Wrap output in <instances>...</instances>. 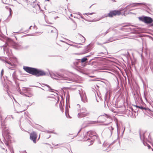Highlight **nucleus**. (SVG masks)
<instances>
[{
	"label": "nucleus",
	"instance_id": "72a5a7b5",
	"mask_svg": "<svg viewBox=\"0 0 153 153\" xmlns=\"http://www.w3.org/2000/svg\"><path fill=\"white\" fill-rule=\"evenodd\" d=\"M96 122L93 121H90L88 123L89 124H94Z\"/></svg>",
	"mask_w": 153,
	"mask_h": 153
},
{
	"label": "nucleus",
	"instance_id": "f8f14e48",
	"mask_svg": "<svg viewBox=\"0 0 153 153\" xmlns=\"http://www.w3.org/2000/svg\"><path fill=\"white\" fill-rule=\"evenodd\" d=\"M147 4L145 3H134L132 4L129 5V6L130 7H134L136 6H139L140 5H143L145 6H146ZM129 6H128L127 7Z\"/></svg>",
	"mask_w": 153,
	"mask_h": 153
},
{
	"label": "nucleus",
	"instance_id": "37998d69",
	"mask_svg": "<svg viewBox=\"0 0 153 153\" xmlns=\"http://www.w3.org/2000/svg\"><path fill=\"white\" fill-rule=\"evenodd\" d=\"M61 144H57L56 145H55V146H59V145H60Z\"/></svg>",
	"mask_w": 153,
	"mask_h": 153
},
{
	"label": "nucleus",
	"instance_id": "7c9ffc66",
	"mask_svg": "<svg viewBox=\"0 0 153 153\" xmlns=\"http://www.w3.org/2000/svg\"><path fill=\"white\" fill-rule=\"evenodd\" d=\"M9 11H10V15H9V16H11V14L12 13V11L10 8Z\"/></svg>",
	"mask_w": 153,
	"mask_h": 153
},
{
	"label": "nucleus",
	"instance_id": "4c0bfd02",
	"mask_svg": "<svg viewBox=\"0 0 153 153\" xmlns=\"http://www.w3.org/2000/svg\"><path fill=\"white\" fill-rule=\"evenodd\" d=\"M80 16L82 19L86 20V19L83 17V16H82V15H81V16Z\"/></svg>",
	"mask_w": 153,
	"mask_h": 153
},
{
	"label": "nucleus",
	"instance_id": "49530a36",
	"mask_svg": "<svg viewBox=\"0 0 153 153\" xmlns=\"http://www.w3.org/2000/svg\"><path fill=\"white\" fill-rule=\"evenodd\" d=\"M77 106L79 107H80V105L79 104H77Z\"/></svg>",
	"mask_w": 153,
	"mask_h": 153
},
{
	"label": "nucleus",
	"instance_id": "423d86ee",
	"mask_svg": "<svg viewBox=\"0 0 153 153\" xmlns=\"http://www.w3.org/2000/svg\"><path fill=\"white\" fill-rule=\"evenodd\" d=\"M10 46V43L7 42L3 46L4 53H6V54L8 56H9L10 54V53L11 52V49H9L8 47Z\"/></svg>",
	"mask_w": 153,
	"mask_h": 153
},
{
	"label": "nucleus",
	"instance_id": "c85d7f7f",
	"mask_svg": "<svg viewBox=\"0 0 153 153\" xmlns=\"http://www.w3.org/2000/svg\"><path fill=\"white\" fill-rule=\"evenodd\" d=\"M104 116H106L107 118H108L109 119H110L111 118V117L110 116L108 115L107 114H104Z\"/></svg>",
	"mask_w": 153,
	"mask_h": 153
},
{
	"label": "nucleus",
	"instance_id": "dca6fc26",
	"mask_svg": "<svg viewBox=\"0 0 153 153\" xmlns=\"http://www.w3.org/2000/svg\"><path fill=\"white\" fill-rule=\"evenodd\" d=\"M7 120H11L14 119V117L12 115H7L5 118Z\"/></svg>",
	"mask_w": 153,
	"mask_h": 153
},
{
	"label": "nucleus",
	"instance_id": "412c9836",
	"mask_svg": "<svg viewBox=\"0 0 153 153\" xmlns=\"http://www.w3.org/2000/svg\"><path fill=\"white\" fill-rule=\"evenodd\" d=\"M65 114L66 116L67 117L69 118H71V117L69 116V114H68V110L67 109H66L65 110Z\"/></svg>",
	"mask_w": 153,
	"mask_h": 153
},
{
	"label": "nucleus",
	"instance_id": "ddd939ff",
	"mask_svg": "<svg viewBox=\"0 0 153 153\" xmlns=\"http://www.w3.org/2000/svg\"><path fill=\"white\" fill-rule=\"evenodd\" d=\"M144 134H145V133H143V143L145 146H147L148 147V148L150 149L151 148V146L149 144H148L146 143H145V137Z\"/></svg>",
	"mask_w": 153,
	"mask_h": 153
},
{
	"label": "nucleus",
	"instance_id": "6e6d98bb",
	"mask_svg": "<svg viewBox=\"0 0 153 153\" xmlns=\"http://www.w3.org/2000/svg\"><path fill=\"white\" fill-rule=\"evenodd\" d=\"M151 26H153V23H152L151 24Z\"/></svg>",
	"mask_w": 153,
	"mask_h": 153
},
{
	"label": "nucleus",
	"instance_id": "393cba45",
	"mask_svg": "<svg viewBox=\"0 0 153 153\" xmlns=\"http://www.w3.org/2000/svg\"><path fill=\"white\" fill-rule=\"evenodd\" d=\"M3 144V143L2 141H1V144H0V146L1 147V149L4 150L6 152L7 151V149H5V148H3L2 146L1 145Z\"/></svg>",
	"mask_w": 153,
	"mask_h": 153
},
{
	"label": "nucleus",
	"instance_id": "aec40b11",
	"mask_svg": "<svg viewBox=\"0 0 153 153\" xmlns=\"http://www.w3.org/2000/svg\"><path fill=\"white\" fill-rule=\"evenodd\" d=\"M10 42V46L12 45L13 47L14 48H15L16 49H17L16 48L17 46L15 45V46H14V45H15L13 41H11L10 42Z\"/></svg>",
	"mask_w": 153,
	"mask_h": 153
},
{
	"label": "nucleus",
	"instance_id": "2f4dec72",
	"mask_svg": "<svg viewBox=\"0 0 153 153\" xmlns=\"http://www.w3.org/2000/svg\"><path fill=\"white\" fill-rule=\"evenodd\" d=\"M3 73H4V70L3 69H2L1 71V77H2V76L3 74Z\"/></svg>",
	"mask_w": 153,
	"mask_h": 153
},
{
	"label": "nucleus",
	"instance_id": "c9c22d12",
	"mask_svg": "<svg viewBox=\"0 0 153 153\" xmlns=\"http://www.w3.org/2000/svg\"><path fill=\"white\" fill-rule=\"evenodd\" d=\"M20 153H27V152L25 150H24L22 151H20Z\"/></svg>",
	"mask_w": 153,
	"mask_h": 153
},
{
	"label": "nucleus",
	"instance_id": "58836bf2",
	"mask_svg": "<svg viewBox=\"0 0 153 153\" xmlns=\"http://www.w3.org/2000/svg\"><path fill=\"white\" fill-rule=\"evenodd\" d=\"M98 137V136H97V137L96 138L95 137H91V138L92 139L93 138L94 140H95V139H97Z\"/></svg>",
	"mask_w": 153,
	"mask_h": 153
},
{
	"label": "nucleus",
	"instance_id": "13d9d810",
	"mask_svg": "<svg viewBox=\"0 0 153 153\" xmlns=\"http://www.w3.org/2000/svg\"><path fill=\"white\" fill-rule=\"evenodd\" d=\"M88 52V50L87 51H86V52Z\"/></svg>",
	"mask_w": 153,
	"mask_h": 153
},
{
	"label": "nucleus",
	"instance_id": "69168bd1",
	"mask_svg": "<svg viewBox=\"0 0 153 153\" xmlns=\"http://www.w3.org/2000/svg\"><path fill=\"white\" fill-rule=\"evenodd\" d=\"M16 33H17V32H16Z\"/></svg>",
	"mask_w": 153,
	"mask_h": 153
},
{
	"label": "nucleus",
	"instance_id": "603ef678",
	"mask_svg": "<svg viewBox=\"0 0 153 153\" xmlns=\"http://www.w3.org/2000/svg\"><path fill=\"white\" fill-rule=\"evenodd\" d=\"M109 145H107V148H108L109 147Z\"/></svg>",
	"mask_w": 153,
	"mask_h": 153
},
{
	"label": "nucleus",
	"instance_id": "c03bdc74",
	"mask_svg": "<svg viewBox=\"0 0 153 153\" xmlns=\"http://www.w3.org/2000/svg\"><path fill=\"white\" fill-rule=\"evenodd\" d=\"M140 139L141 140V139H141V133L140 132Z\"/></svg>",
	"mask_w": 153,
	"mask_h": 153
},
{
	"label": "nucleus",
	"instance_id": "473e14b6",
	"mask_svg": "<svg viewBox=\"0 0 153 153\" xmlns=\"http://www.w3.org/2000/svg\"><path fill=\"white\" fill-rule=\"evenodd\" d=\"M36 8H39V9H40V6L38 4H37V5L36 6Z\"/></svg>",
	"mask_w": 153,
	"mask_h": 153
},
{
	"label": "nucleus",
	"instance_id": "79ce46f5",
	"mask_svg": "<svg viewBox=\"0 0 153 153\" xmlns=\"http://www.w3.org/2000/svg\"><path fill=\"white\" fill-rule=\"evenodd\" d=\"M78 14L79 16H81V15H82V14L81 13H79V12H78Z\"/></svg>",
	"mask_w": 153,
	"mask_h": 153
},
{
	"label": "nucleus",
	"instance_id": "0eeeda50",
	"mask_svg": "<svg viewBox=\"0 0 153 153\" xmlns=\"http://www.w3.org/2000/svg\"><path fill=\"white\" fill-rule=\"evenodd\" d=\"M37 138V134L35 132L33 131L30 134V138L34 143L36 142Z\"/></svg>",
	"mask_w": 153,
	"mask_h": 153
},
{
	"label": "nucleus",
	"instance_id": "09e8293b",
	"mask_svg": "<svg viewBox=\"0 0 153 153\" xmlns=\"http://www.w3.org/2000/svg\"><path fill=\"white\" fill-rule=\"evenodd\" d=\"M112 1L114 2H116V1H115V0H112Z\"/></svg>",
	"mask_w": 153,
	"mask_h": 153
},
{
	"label": "nucleus",
	"instance_id": "20e7f679",
	"mask_svg": "<svg viewBox=\"0 0 153 153\" xmlns=\"http://www.w3.org/2000/svg\"><path fill=\"white\" fill-rule=\"evenodd\" d=\"M78 112H80L78 114V117L79 118L88 116L89 114V113L87 111L85 107H82L78 110Z\"/></svg>",
	"mask_w": 153,
	"mask_h": 153
},
{
	"label": "nucleus",
	"instance_id": "680f3d73",
	"mask_svg": "<svg viewBox=\"0 0 153 153\" xmlns=\"http://www.w3.org/2000/svg\"><path fill=\"white\" fill-rule=\"evenodd\" d=\"M111 123V122H110V123H109L108 124H110Z\"/></svg>",
	"mask_w": 153,
	"mask_h": 153
},
{
	"label": "nucleus",
	"instance_id": "bf43d9fd",
	"mask_svg": "<svg viewBox=\"0 0 153 153\" xmlns=\"http://www.w3.org/2000/svg\"><path fill=\"white\" fill-rule=\"evenodd\" d=\"M70 16H72V14H71Z\"/></svg>",
	"mask_w": 153,
	"mask_h": 153
},
{
	"label": "nucleus",
	"instance_id": "cd10ccee",
	"mask_svg": "<svg viewBox=\"0 0 153 153\" xmlns=\"http://www.w3.org/2000/svg\"><path fill=\"white\" fill-rule=\"evenodd\" d=\"M45 86H47L48 88V90H53L51 88V87L49 85H48L47 84H45Z\"/></svg>",
	"mask_w": 153,
	"mask_h": 153
},
{
	"label": "nucleus",
	"instance_id": "c756f323",
	"mask_svg": "<svg viewBox=\"0 0 153 153\" xmlns=\"http://www.w3.org/2000/svg\"><path fill=\"white\" fill-rule=\"evenodd\" d=\"M18 90L19 92L20 93V94H23L24 93L23 92L21 91V90L20 89V88H18Z\"/></svg>",
	"mask_w": 153,
	"mask_h": 153
},
{
	"label": "nucleus",
	"instance_id": "8fccbe9b",
	"mask_svg": "<svg viewBox=\"0 0 153 153\" xmlns=\"http://www.w3.org/2000/svg\"><path fill=\"white\" fill-rule=\"evenodd\" d=\"M105 143H104V144L103 145V146H104V147H105Z\"/></svg>",
	"mask_w": 153,
	"mask_h": 153
},
{
	"label": "nucleus",
	"instance_id": "f257e3e1",
	"mask_svg": "<svg viewBox=\"0 0 153 153\" xmlns=\"http://www.w3.org/2000/svg\"><path fill=\"white\" fill-rule=\"evenodd\" d=\"M23 68L27 73L36 77L46 75V73L44 71L37 68L27 66H24Z\"/></svg>",
	"mask_w": 153,
	"mask_h": 153
},
{
	"label": "nucleus",
	"instance_id": "a19ab883",
	"mask_svg": "<svg viewBox=\"0 0 153 153\" xmlns=\"http://www.w3.org/2000/svg\"><path fill=\"white\" fill-rule=\"evenodd\" d=\"M51 27L53 28V29H54V30H56V31H57V30L56 29V28H55L54 27Z\"/></svg>",
	"mask_w": 153,
	"mask_h": 153
},
{
	"label": "nucleus",
	"instance_id": "f3484780",
	"mask_svg": "<svg viewBox=\"0 0 153 153\" xmlns=\"http://www.w3.org/2000/svg\"><path fill=\"white\" fill-rule=\"evenodd\" d=\"M89 56H87L83 57L81 59H80V62L82 63H83L85 62L86 61L88 60L87 57Z\"/></svg>",
	"mask_w": 153,
	"mask_h": 153
},
{
	"label": "nucleus",
	"instance_id": "39448f33",
	"mask_svg": "<svg viewBox=\"0 0 153 153\" xmlns=\"http://www.w3.org/2000/svg\"><path fill=\"white\" fill-rule=\"evenodd\" d=\"M139 19L140 20L146 24H151L153 22V19L151 18L148 16H142L139 17Z\"/></svg>",
	"mask_w": 153,
	"mask_h": 153
},
{
	"label": "nucleus",
	"instance_id": "e433bc0d",
	"mask_svg": "<svg viewBox=\"0 0 153 153\" xmlns=\"http://www.w3.org/2000/svg\"><path fill=\"white\" fill-rule=\"evenodd\" d=\"M22 88L23 89H22L23 90L25 91H27V88Z\"/></svg>",
	"mask_w": 153,
	"mask_h": 153
},
{
	"label": "nucleus",
	"instance_id": "0e129e2a",
	"mask_svg": "<svg viewBox=\"0 0 153 153\" xmlns=\"http://www.w3.org/2000/svg\"><path fill=\"white\" fill-rule=\"evenodd\" d=\"M57 36L58 34V33L57 32Z\"/></svg>",
	"mask_w": 153,
	"mask_h": 153
},
{
	"label": "nucleus",
	"instance_id": "a878e982",
	"mask_svg": "<svg viewBox=\"0 0 153 153\" xmlns=\"http://www.w3.org/2000/svg\"><path fill=\"white\" fill-rule=\"evenodd\" d=\"M94 13H83V14L84 15H87V16H88V15H92V14H94Z\"/></svg>",
	"mask_w": 153,
	"mask_h": 153
},
{
	"label": "nucleus",
	"instance_id": "6ab92c4d",
	"mask_svg": "<svg viewBox=\"0 0 153 153\" xmlns=\"http://www.w3.org/2000/svg\"><path fill=\"white\" fill-rule=\"evenodd\" d=\"M108 129L110 131V135L111 136L113 133V131L114 128L112 126H111L108 128Z\"/></svg>",
	"mask_w": 153,
	"mask_h": 153
},
{
	"label": "nucleus",
	"instance_id": "de8ad7c7",
	"mask_svg": "<svg viewBox=\"0 0 153 153\" xmlns=\"http://www.w3.org/2000/svg\"><path fill=\"white\" fill-rule=\"evenodd\" d=\"M81 129L79 130V131L78 132V133H79L80 132V131H81Z\"/></svg>",
	"mask_w": 153,
	"mask_h": 153
},
{
	"label": "nucleus",
	"instance_id": "052dcab7",
	"mask_svg": "<svg viewBox=\"0 0 153 153\" xmlns=\"http://www.w3.org/2000/svg\"><path fill=\"white\" fill-rule=\"evenodd\" d=\"M117 128H118V125L117 124Z\"/></svg>",
	"mask_w": 153,
	"mask_h": 153
},
{
	"label": "nucleus",
	"instance_id": "f704fd0d",
	"mask_svg": "<svg viewBox=\"0 0 153 153\" xmlns=\"http://www.w3.org/2000/svg\"><path fill=\"white\" fill-rule=\"evenodd\" d=\"M109 32V29L106 32L104 33V35H105L107 33H108Z\"/></svg>",
	"mask_w": 153,
	"mask_h": 153
},
{
	"label": "nucleus",
	"instance_id": "ea45409f",
	"mask_svg": "<svg viewBox=\"0 0 153 153\" xmlns=\"http://www.w3.org/2000/svg\"><path fill=\"white\" fill-rule=\"evenodd\" d=\"M26 109H24V110H22V111H17V112L18 113V112H22V111H25V110H26Z\"/></svg>",
	"mask_w": 153,
	"mask_h": 153
},
{
	"label": "nucleus",
	"instance_id": "a211bd4d",
	"mask_svg": "<svg viewBox=\"0 0 153 153\" xmlns=\"http://www.w3.org/2000/svg\"><path fill=\"white\" fill-rule=\"evenodd\" d=\"M80 62V59H77L73 62V65L75 66H76L79 64V62Z\"/></svg>",
	"mask_w": 153,
	"mask_h": 153
},
{
	"label": "nucleus",
	"instance_id": "7ed1b4c3",
	"mask_svg": "<svg viewBox=\"0 0 153 153\" xmlns=\"http://www.w3.org/2000/svg\"><path fill=\"white\" fill-rule=\"evenodd\" d=\"M49 74L51 78L56 79H63L66 80L67 83H71V81L70 80V79L64 75L58 74L52 72H50Z\"/></svg>",
	"mask_w": 153,
	"mask_h": 153
},
{
	"label": "nucleus",
	"instance_id": "9b49d317",
	"mask_svg": "<svg viewBox=\"0 0 153 153\" xmlns=\"http://www.w3.org/2000/svg\"><path fill=\"white\" fill-rule=\"evenodd\" d=\"M88 132L89 134L88 137H94L97 138V137L98 135L96 134V133L95 131H90Z\"/></svg>",
	"mask_w": 153,
	"mask_h": 153
},
{
	"label": "nucleus",
	"instance_id": "bb28decb",
	"mask_svg": "<svg viewBox=\"0 0 153 153\" xmlns=\"http://www.w3.org/2000/svg\"><path fill=\"white\" fill-rule=\"evenodd\" d=\"M113 39L112 38H110L108 40V42H112L113 41L115 40V39Z\"/></svg>",
	"mask_w": 153,
	"mask_h": 153
},
{
	"label": "nucleus",
	"instance_id": "f03ea898",
	"mask_svg": "<svg viewBox=\"0 0 153 153\" xmlns=\"http://www.w3.org/2000/svg\"><path fill=\"white\" fill-rule=\"evenodd\" d=\"M9 132L7 129H3L2 131V135L4 140V142L5 145L8 147L11 153H14L13 148L9 146V142L10 141L11 136L8 134Z\"/></svg>",
	"mask_w": 153,
	"mask_h": 153
},
{
	"label": "nucleus",
	"instance_id": "5701e85b",
	"mask_svg": "<svg viewBox=\"0 0 153 153\" xmlns=\"http://www.w3.org/2000/svg\"><path fill=\"white\" fill-rule=\"evenodd\" d=\"M1 60H2L4 63H7V64L10 65H12V64L10 62H9L7 61L4 59H1Z\"/></svg>",
	"mask_w": 153,
	"mask_h": 153
},
{
	"label": "nucleus",
	"instance_id": "e2e57ef3",
	"mask_svg": "<svg viewBox=\"0 0 153 153\" xmlns=\"http://www.w3.org/2000/svg\"><path fill=\"white\" fill-rule=\"evenodd\" d=\"M22 131H23V130H24V129H22Z\"/></svg>",
	"mask_w": 153,
	"mask_h": 153
},
{
	"label": "nucleus",
	"instance_id": "9d476101",
	"mask_svg": "<svg viewBox=\"0 0 153 153\" xmlns=\"http://www.w3.org/2000/svg\"><path fill=\"white\" fill-rule=\"evenodd\" d=\"M2 111L1 110V107H0V123H1L2 127L3 128L5 126V123H4V118H2Z\"/></svg>",
	"mask_w": 153,
	"mask_h": 153
},
{
	"label": "nucleus",
	"instance_id": "3c124183",
	"mask_svg": "<svg viewBox=\"0 0 153 153\" xmlns=\"http://www.w3.org/2000/svg\"><path fill=\"white\" fill-rule=\"evenodd\" d=\"M136 107L138 108V106L137 105H135Z\"/></svg>",
	"mask_w": 153,
	"mask_h": 153
},
{
	"label": "nucleus",
	"instance_id": "338daca9",
	"mask_svg": "<svg viewBox=\"0 0 153 153\" xmlns=\"http://www.w3.org/2000/svg\"><path fill=\"white\" fill-rule=\"evenodd\" d=\"M152 150L153 151V149H152Z\"/></svg>",
	"mask_w": 153,
	"mask_h": 153
},
{
	"label": "nucleus",
	"instance_id": "6e6552de",
	"mask_svg": "<svg viewBox=\"0 0 153 153\" xmlns=\"http://www.w3.org/2000/svg\"><path fill=\"white\" fill-rule=\"evenodd\" d=\"M121 14V12L120 11L118 10H114L112 11H111L110 13L107 15V16H108L109 17H112L113 16H116V15H119Z\"/></svg>",
	"mask_w": 153,
	"mask_h": 153
},
{
	"label": "nucleus",
	"instance_id": "5fc2aeb1",
	"mask_svg": "<svg viewBox=\"0 0 153 153\" xmlns=\"http://www.w3.org/2000/svg\"><path fill=\"white\" fill-rule=\"evenodd\" d=\"M40 137V135H39V137H38V140L39 139Z\"/></svg>",
	"mask_w": 153,
	"mask_h": 153
},
{
	"label": "nucleus",
	"instance_id": "a18cd8bd",
	"mask_svg": "<svg viewBox=\"0 0 153 153\" xmlns=\"http://www.w3.org/2000/svg\"><path fill=\"white\" fill-rule=\"evenodd\" d=\"M32 27V26H30V27H29V29H31V27Z\"/></svg>",
	"mask_w": 153,
	"mask_h": 153
},
{
	"label": "nucleus",
	"instance_id": "864d4df0",
	"mask_svg": "<svg viewBox=\"0 0 153 153\" xmlns=\"http://www.w3.org/2000/svg\"><path fill=\"white\" fill-rule=\"evenodd\" d=\"M108 125V124H104V125Z\"/></svg>",
	"mask_w": 153,
	"mask_h": 153
},
{
	"label": "nucleus",
	"instance_id": "4d7b16f0",
	"mask_svg": "<svg viewBox=\"0 0 153 153\" xmlns=\"http://www.w3.org/2000/svg\"><path fill=\"white\" fill-rule=\"evenodd\" d=\"M53 30H51V32H53Z\"/></svg>",
	"mask_w": 153,
	"mask_h": 153
},
{
	"label": "nucleus",
	"instance_id": "b1692460",
	"mask_svg": "<svg viewBox=\"0 0 153 153\" xmlns=\"http://www.w3.org/2000/svg\"><path fill=\"white\" fill-rule=\"evenodd\" d=\"M3 3L5 4H7L8 3V1L7 0H1Z\"/></svg>",
	"mask_w": 153,
	"mask_h": 153
},
{
	"label": "nucleus",
	"instance_id": "4468645a",
	"mask_svg": "<svg viewBox=\"0 0 153 153\" xmlns=\"http://www.w3.org/2000/svg\"><path fill=\"white\" fill-rule=\"evenodd\" d=\"M80 95L82 101L83 102H87V100H88L87 98L86 97V95L85 94L84 95H83V96L81 95L80 94Z\"/></svg>",
	"mask_w": 153,
	"mask_h": 153
},
{
	"label": "nucleus",
	"instance_id": "4be33fe9",
	"mask_svg": "<svg viewBox=\"0 0 153 153\" xmlns=\"http://www.w3.org/2000/svg\"><path fill=\"white\" fill-rule=\"evenodd\" d=\"M138 108H139L141 109L142 110L144 109L146 110H148V111H150V109L148 108H145L144 107H143L141 106H138Z\"/></svg>",
	"mask_w": 153,
	"mask_h": 153
},
{
	"label": "nucleus",
	"instance_id": "1a4fd4ad",
	"mask_svg": "<svg viewBox=\"0 0 153 153\" xmlns=\"http://www.w3.org/2000/svg\"><path fill=\"white\" fill-rule=\"evenodd\" d=\"M121 14V12L120 11L118 10H114L112 11H111L110 13L107 15V16H108L109 17H112L113 16H116V15H119Z\"/></svg>",
	"mask_w": 153,
	"mask_h": 153
},
{
	"label": "nucleus",
	"instance_id": "2eb2a0df",
	"mask_svg": "<svg viewBox=\"0 0 153 153\" xmlns=\"http://www.w3.org/2000/svg\"><path fill=\"white\" fill-rule=\"evenodd\" d=\"M88 133L87 131L85 134L83 138V139L84 140L87 141L91 139L90 137H88L89 134Z\"/></svg>",
	"mask_w": 153,
	"mask_h": 153
},
{
	"label": "nucleus",
	"instance_id": "774afa93",
	"mask_svg": "<svg viewBox=\"0 0 153 153\" xmlns=\"http://www.w3.org/2000/svg\"><path fill=\"white\" fill-rule=\"evenodd\" d=\"M67 1L68 0H66Z\"/></svg>",
	"mask_w": 153,
	"mask_h": 153
}]
</instances>
